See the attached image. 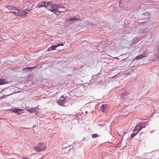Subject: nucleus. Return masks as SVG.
Here are the masks:
<instances>
[{"label":"nucleus","mask_w":159,"mask_h":159,"mask_svg":"<svg viewBox=\"0 0 159 159\" xmlns=\"http://www.w3.org/2000/svg\"><path fill=\"white\" fill-rule=\"evenodd\" d=\"M63 45H64V44L63 43H60V44H58L57 45V47H59V46H63Z\"/></svg>","instance_id":"25"},{"label":"nucleus","mask_w":159,"mask_h":159,"mask_svg":"<svg viewBox=\"0 0 159 159\" xmlns=\"http://www.w3.org/2000/svg\"><path fill=\"white\" fill-rule=\"evenodd\" d=\"M45 3H46V5L47 6H48V7H49L51 6V5H52V4H51L52 3V2H45Z\"/></svg>","instance_id":"17"},{"label":"nucleus","mask_w":159,"mask_h":159,"mask_svg":"<svg viewBox=\"0 0 159 159\" xmlns=\"http://www.w3.org/2000/svg\"><path fill=\"white\" fill-rule=\"evenodd\" d=\"M47 9L48 10H49V11H50V10H51H51L53 9V8H51H51H49V7H48V8H47Z\"/></svg>","instance_id":"26"},{"label":"nucleus","mask_w":159,"mask_h":159,"mask_svg":"<svg viewBox=\"0 0 159 159\" xmlns=\"http://www.w3.org/2000/svg\"><path fill=\"white\" fill-rule=\"evenodd\" d=\"M51 7L52 8H53V9L50 10L51 11H56L57 10H58L60 8V7L57 4H54V5H51Z\"/></svg>","instance_id":"5"},{"label":"nucleus","mask_w":159,"mask_h":159,"mask_svg":"<svg viewBox=\"0 0 159 159\" xmlns=\"http://www.w3.org/2000/svg\"><path fill=\"white\" fill-rule=\"evenodd\" d=\"M158 117H159V116H158Z\"/></svg>","instance_id":"33"},{"label":"nucleus","mask_w":159,"mask_h":159,"mask_svg":"<svg viewBox=\"0 0 159 159\" xmlns=\"http://www.w3.org/2000/svg\"><path fill=\"white\" fill-rule=\"evenodd\" d=\"M55 10L53 11H52V12H53L54 13L56 14L57 13H59V12L58 11V10H57L56 11Z\"/></svg>","instance_id":"24"},{"label":"nucleus","mask_w":159,"mask_h":159,"mask_svg":"<svg viewBox=\"0 0 159 159\" xmlns=\"http://www.w3.org/2000/svg\"><path fill=\"white\" fill-rule=\"evenodd\" d=\"M13 93H11V94H10L6 95H3L2 97V98H6V97H8V96L11 95Z\"/></svg>","instance_id":"20"},{"label":"nucleus","mask_w":159,"mask_h":159,"mask_svg":"<svg viewBox=\"0 0 159 159\" xmlns=\"http://www.w3.org/2000/svg\"><path fill=\"white\" fill-rule=\"evenodd\" d=\"M137 133H136L135 134H134V133H132L131 134V136L132 137H134V136H135L137 134Z\"/></svg>","instance_id":"23"},{"label":"nucleus","mask_w":159,"mask_h":159,"mask_svg":"<svg viewBox=\"0 0 159 159\" xmlns=\"http://www.w3.org/2000/svg\"><path fill=\"white\" fill-rule=\"evenodd\" d=\"M145 13H148V12H145Z\"/></svg>","instance_id":"29"},{"label":"nucleus","mask_w":159,"mask_h":159,"mask_svg":"<svg viewBox=\"0 0 159 159\" xmlns=\"http://www.w3.org/2000/svg\"><path fill=\"white\" fill-rule=\"evenodd\" d=\"M45 148L44 145L42 143H39L37 146L35 148V149L36 151L38 152H40L43 150Z\"/></svg>","instance_id":"2"},{"label":"nucleus","mask_w":159,"mask_h":159,"mask_svg":"<svg viewBox=\"0 0 159 159\" xmlns=\"http://www.w3.org/2000/svg\"><path fill=\"white\" fill-rule=\"evenodd\" d=\"M143 124L142 123H140L138 125L136 126L134 130V132L135 131H136L137 133L140 131V130L142 129L144 127V126H143Z\"/></svg>","instance_id":"3"},{"label":"nucleus","mask_w":159,"mask_h":159,"mask_svg":"<svg viewBox=\"0 0 159 159\" xmlns=\"http://www.w3.org/2000/svg\"><path fill=\"white\" fill-rule=\"evenodd\" d=\"M37 107H35L34 108H32L29 110V111L32 112H35L37 109Z\"/></svg>","instance_id":"13"},{"label":"nucleus","mask_w":159,"mask_h":159,"mask_svg":"<svg viewBox=\"0 0 159 159\" xmlns=\"http://www.w3.org/2000/svg\"><path fill=\"white\" fill-rule=\"evenodd\" d=\"M142 58H142V57L141 56L140 54V55H139V56H137L136 57L134 58V60H138Z\"/></svg>","instance_id":"15"},{"label":"nucleus","mask_w":159,"mask_h":159,"mask_svg":"<svg viewBox=\"0 0 159 159\" xmlns=\"http://www.w3.org/2000/svg\"><path fill=\"white\" fill-rule=\"evenodd\" d=\"M23 159H31V158H29V159H26V158H25V157H23Z\"/></svg>","instance_id":"27"},{"label":"nucleus","mask_w":159,"mask_h":159,"mask_svg":"<svg viewBox=\"0 0 159 159\" xmlns=\"http://www.w3.org/2000/svg\"><path fill=\"white\" fill-rule=\"evenodd\" d=\"M4 84L5 82L4 80H0V85H3Z\"/></svg>","instance_id":"21"},{"label":"nucleus","mask_w":159,"mask_h":159,"mask_svg":"<svg viewBox=\"0 0 159 159\" xmlns=\"http://www.w3.org/2000/svg\"><path fill=\"white\" fill-rule=\"evenodd\" d=\"M23 110V109H17L16 108L15 109H13L12 110V111L16 113H17L18 114H20V112Z\"/></svg>","instance_id":"7"},{"label":"nucleus","mask_w":159,"mask_h":159,"mask_svg":"<svg viewBox=\"0 0 159 159\" xmlns=\"http://www.w3.org/2000/svg\"><path fill=\"white\" fill-rule=\"evenodd\" d=\"M107 107V105H103L102 106L100 107V110L103 112H104L105 110L106 109Z\"/></svg>","instance_id":"10"},{"label":"nucleus","mask_w":159,"mask_h":159,"mask_svg":"<svg viewBox=\"0 0 159 159\" xmlns=\"http://www.w3.org/2000/svg\"><path fill=\"white\" fill-rule=\"evenodd\" d=\"M41 159V158H39V159Z\"/></svg>","instance_id":"32"},{"label":"nucleus","mask_w":159,"mask_h":159,"mask_svg":"<svg viewBox=\"0 0 159 159\" xmlns=\"http://www.w3.org/2000/svg\"><path fill=\"white\" fill-rule=\"evenodd\" d=\"M92 136L93 138H96L98 137V135L97 134H94L92 135Z\"/></svg>","instance_id":"22"},{"label":"nucleus","mask_w":159,"mask_h":159,"mask_svg":"<svg viewBox=\"0 0 159 159\" xmlns=\"http://www.w3.org/2000/svg\"><path fill=\"white\" fill-rule=\"evenodd\" d=\"M65 98L63 96H61V98L58 101V104L61 106H63L65 105Z\"/></svg>","instance_id":"4"},{"label":"nucleus","mask_w":159,"mask_h":159,"mask_svg":"<svg viewBox=\"0 0 159 159\" xmlns=\"http://www.w3.org/2000/svg\"><path fill=\"white\" fill-rule=\"evenodd\" d=\"M34 68V67H26L24 68L23 70H31V69H32Z\"/></svg>","instance_id":"16"},{"label":"nucleus","mask_w":159,"mask_h":159,"mask_svg":"<svg viewBox=\"0 0 159 159\" xmlns=\"http://www.w3.org/2000/svg\"><path fill=\"white\" fill-rule=\"evenodd\" d=\"M51 7V6L49 7V8H50Z\"/></svg>","instance_id":"28"},{"label":"nucleus","mask_w":159,"mask_h":159,"mask_svg":"<svg viewBox=\"0 0 159 159\" xmlns=\"http://www.w3.org/2000/svg\"><path fill=\"white\" fill-rule=\"evenodd\" d=\"M7 8L11 13H13L16 16H20L21 15V13L19 10L17 9L15 7L8 6H7Z\"/></svg>","instance_id":"1"},{"label":"nucleus","mask_w":159,"mask_h":159,"mask_svg":"<svg viewBox=\"0 0 159 159\" xmlns=\"http://www.w3.org/2000/svg\"><path fill=\"white\" fill-rule=\"evenodd\" d=\"M57 47V45H52L48 48V51H49L55 50Z\"/></svg>","instance_id":"9"},{"label":"nucleus","mask_w":159,"mask_h":159,"mask_svg":"<svg viewBox=\"0 0 159 159\" xmlns=\"http://www.w3.org/2000/svg\"><path fill=\"white\" fill-rule=\"evenodd\" d=\"M156 58L158 61L159 62V50L157 54L156 55Z\"/></svg>","instance_id":"19"},{"label":"nucleus","mask_w":159,"mask_h":159,"mask_svg":"<svg viewBox=\"0 0 159 159\" xmlns=\"http://www.w3.org/2000/svg\"><path fill=\"white\" fill-rule=\"evenodd\" d=\"M140 40V39L138 37H135L133 39V41L134 43H137Z\"/></svg>","instance_id":"12"},{"label":"nucleus","mask_w":159,"mask_h":159,"mask_svg":"<svg viewBox=\"0 0 159 159\" xmlns=\"http://www.w3.org/2000/svg\"><path fill=\"white\" fill-rule=\"evenodd\" d=\"M125 59H123V60H125Z\"/></svg>","instance_id":"31"},{"label":"nucleus","mask_w":159,"mask_h":159,"mask_svg":"<svg viewBox=\"0 0 159 159\" xmlns=\"http://www.w3.org/2000/svg\"><path fill=\"white\" fill-rule=\"evenodd\" d=\"M128 93L127 92H125L122 94V98H125V96H127L128 95Z\"/></svg>","instance_id":"18"},{"label":"nucleus","mask_w":159,"mask_h":159,"mask_svg":"<svg viewBox=\"0 0 159 159\" xmlns=\"http://www.w3.org/2000/svg\"><path fill=\"white\" fill-rule=\"evenodd\" d=\"M93 76H94L93 75V76H92V79H93Z\"/></svg>","instance_id":"30"},{"label":"nucleus","mask_w":159,"mask_h":159,"mask_svg":"<svg viewBox=\"0 0 159 159\" xmlns=\"http://www.w3.org/2000/svg\"><path fill=\"white\" fill-rule=\"evenodd\" d=\"M37 7L38 8H40L42 7H45L47 9L48 8V6L46 4L45 2H42L38 5Z\"/></svg>","instance_id":"6"},{"label":"nucleus","mask_w":159,"mask_h":159,"mask_svg":"<svg viewBox=\"0 0 159 159\" xmlns=\"http://www.w3.org/2000/svg\"><path fill=\"white\" fill-rule=\"evenodd\" d=\"M80 19L78 18H76L75 17H74L73 18H68V21H71L73 20H75L76 21H77L79 20H80Z\"/></svg>","instance_id":"11"},{"label":"nucleus","mask_w":159,"mask_h":159,"mask_svg":"<svg viewBox=\"0 0 159 159\" xmlns=\"http://www.w3.org/2000/svg\"><path fill=\"white\" fill-rule=\"evenodd\" d=\"M21 13V12H20ZM28 12H27L26 10L23 11V12H22V13H21V15L20 16H21L22 18H25L26 16L27 15Z\"/></svg>","instance_id":"8"},{"label":"nucleus","mask_w":159,"mask_h":159,"mask_svg":"<svg viewBox=\"0 0 159 159\" xmlns=\"http://www.w3.org/2000/svg\"><path fill=\"white\" fill-rule=\"evenodd\" d=\"M142 58L146 57L147 56V53L146 52H144L143 53L140 54Z\"/></svg>","instance_id":"14"}]
</instances>
